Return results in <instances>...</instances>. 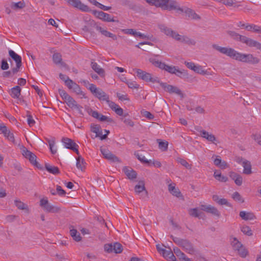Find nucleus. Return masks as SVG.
Wrapping results in <instances>:
<instances>
[{
	"label": "nucleus",
	"instance_id": "1",
	"mask_svg": "<svg viewBox=\"0 0 261 261\" xmlns=\"http://www.w3.org/2000/svg\"><path fill=\"white\" fill-rule=\"evenodd\" d=\"M150 6L160 8L163 10H176L177 12L184 13L188 19L199 20L200 16L192 9L188 7L181 8L175 0H144Z\"/></svg>",
	"mask_w": 261,
	"mask_h": 261
},
{
	"label": "nucleus",
	"instance_id": "2",
	"mask_svg": "<svg viewBox=\"0 0 261 261\" xmlns=\"http://www.w3.org/2000/svg\"><path fill=\"white\" fill-rule=\"evenodd\" d=\"M214 49L219 51L221 54L225 55L232 59L247 63L252 64H258L260 62V60L253 55L248 54H245L238 52L233 48L230 47H221L217 44H214L212 45Z\"/></svg>",
	"mask_w": 261,
	"mask_h": 261
},
{
	"label": "nucleus",
	"instance_id": "3",
	"mask_svg": "<svg viewBox=\"0 0 261 261\" xmlns=\"http://www.w3.org/2000/svg\"><path fill=\"white\" fill-rule=\"evenodd\" d=\"M226 33L233 39L244 43L249 47H255L261 51V43L257 41L241 35L233 31L228 30L226 31Z\"/></svg>",
	"mask_w": 261,
	"mask_h": 261
},
{
	"label": "nucleus",
	"instance_id": "4",
	"mask_svg": "<svg viewBox=\"0 0 261 261\" xmlns=\"http://www.w3.org/2000/svg\"><path fill=\"white\" fill-rule=\"evenodd\" d=\"M95 96L100 100L106 101L109 107L115 111V112L119 116H122L123 109L116 104L114 102L109 100V96L107 94L102 90L99 89Z\"/></svg>",
	"mask_w": 261,
	"mask_h": 261
},
{
	"label": "nucleus",
	"instance_id": "5",
	"mask_svg": "<svg viewBox=\"0 0 261 261\" xmlns=\"http://www.w3.org/2000/svg\"><path fill=\"white\" fill-rule=\"evenodd\" d=\"M170 238L175 244L181 247L187 253L191 254L194 253L193 245L189 240L175 237L173 235H171Z\"/></svg>",
	"mask_w": 261,
	"mask_h": 261
},
{
	"label": "nucleus",
	"instance_id": "6",
	"mask_svg": "<svg viewBox=\"0 0 261 261\" xmlns=\"http://www.w3.org/2000/svg\"><path fill=\"white\" fill-rule=\"evenodd\" d=\"M39 205L47 213H56L60 211V208L57 206L51 205L48 201L47 198H43L40 199Z\"/></svg>",
	"mask_w": 261,
	"mask_h": 261
},
{
	"label": "nucleus",
	"instance_id": "7",
	"mask_svg": "<svg viewBox=\"0 0 261 261\" xmlns=\"http://www.w3.org/2000/svg\"><path fill=\"white\" fill-rule=\"evenodd\" d=\"M137 75L141 79L146 82H151L152 83H159L158 77H152L151 74L143 71L140 69H136Z\"/></svg>",
	"mask_w": 261,
	"mask_h": 261
},
{
	"label": "nucleus",
	"instance_id": "8",
	"mask_svg": "<svg viewBox=\"0 0 261 261\" xmlns=\"http://www.w3.org/2000/svg\"><path fill=\"white\" fill-rule=\"evenodd\" d=\"M62 142L63 143L64 146L66 148L73 150L76 154L79 155V151L78 150L79 145L72 140L68 138H63Z\"/></svg>",
	"mask_w": 261,
	"mask_h": 261
},
{
	"label": "nucleus",
	"instance_id": "9",
	"mask_svg": "<svg viewBox=\"0 0 261 261\" xmlns=\"http://www.w3.org/2000/svg\"><path fill=\"white\" fill-rule=\"evenodd\" d=\"M90 24L94 27L97 31L100 32L101 34L104 35L106 37H110L112 38L114 40H117V36L107 30H104L101 27L99 26L97 24V23L94 20H90Z\"/></svg>",
	"mask_w": 261,
	"mask_h": 261
},
{
	"label": "nucleus",
	"instance_id": "10",
	"mask_svg": "<svg viewBox=\"0 0 261 261\" xmlns=\"http://www.w3.org/2000/svg\"><path fill=\"white\" fill-rule=\"evenodd\" d=\"M68 3L72 7L84 12L90 11L89 7L81 2L80 0H67Z\"/></svg>",
	"mask_w": 261,
	"mask_h": 261
},
{
	"label": "nucleus",
	"instance_id": "11",
	"mask_svg": "<svg viewBox=\"0 0 261 261\" xmlns=\"http://www.w3.org/2000/svg\"><path fill=\"white\" fill-rule=\"evenodd\" d=\"M100 151L104 158L112 162H120L119 158L106 148H100Z\"/></svg>",
	"mask_w": 261,
	"mask_h": 261
},
{
	"label": "nucleus",
	"instance_id": "12",
	"mask_svg": "<svg viewBox=\"0 0 261 261\" xmlns=\"http://www.w3.org/2000/svg\"><path fill=\"white\" fill-rule=\"evenodd\" d=\"M158 27L161 32L164 33L166 35L172 37L175 39V36H176L177 34L176 32L174 31L171 28H168L164 24H159L158 25Z\"/></svg>",
	"mask_w": 261,
	"mask_h": 261
},
{
	"label": "nucleus",
	"instance_id": "13",
	"mask_svg": "<svg viewBox=\"0 0 261 261\" xmlns=\"http://www.w3.org/2000/svg\"><path fill=\"white\" fill-rule=\"evenodd\" d=\"M66 85L70 90H72L73 92H75L77 95H84L80 86L72 80H67V81H66Z\"/></svg>",
	"mask_w": 261,
	"mask_h": 261
},
{
	"label": "nucleus",
	"instance_id": "14",
	"mask_svg": "<svg viewBox=\"0 0 261 261\" xmlns=\"http://www.w3.org/2000/svg\"><path fill=\"white\" fill-rule=\"evenodd\" d=\"M175 37V40L180 42L192 45H195L196 44V41L194 40L191 39L187 36H182L177 33Z\"/></svg>",
	"mask_w": 261,
	"mask_h": 261
},
{
	"label": "nucleus",
	"instance_id": "15",
	"mask_svg": "<svg viewBox=\"0 0 261 261\" xmlns=\"http://www.w3.org/2000/svg\"><path fill=\"white\" fill-rule=\"evenodd\" d=\"M122 170L129 179L133 180L137 178V172L131 167L125 166L123 168Z\"/></svg>",
	"mask_w": 261,
	"mask_h": 261
},
{
	"label": "nucleus",
	"instance_id": "16",
	"mask_svg": "<svg viewBox=\"0 0 261 261\" xmlns=\"http://www.w3.org/2000/svg\"><path fill=\"white\" fill-rule=\"evenodd\" d=\"M123 32L125 34L132 35L135 37L138 36L142 39H150L149 36H146L144 34H142L140 32H136L135 30L132 29L123 30Z\"/></svg>",
	"mask_w": 261,
	"mask_h": 261
},
{
	"label": "nucleus",
	"instance_id": "17",
	"mask_svg": "<svg viewBox=\"0 0 261 261\" xmlns=\"http://www.w3.org/2000/svg\"><path fill=\"white\" fill-rule=\"evenodd\" d=\"M240 217L244 220H252L256 219V216L252 212L241 211L239 214Z\"/></svg>",
	"mask_w": 261,
	"mask_h": 261
},
{
	"label": "nucleus",
	"instance_id": "18",
	"mask_svg": "<svg viewBox=\"0 0 261 261\" xmlns=\"http://www.w3.org/2000/svg\"><path fill=\"white\" fill-rule=\"evenodd\" d=\"M200 136L201 137L206 139L208 141L215 143V141H216V138L214 135L212 134H209L207 132L204 130H200Z\"/></svg>",
	"mask_w": 261,
	"mask_h": 261
},
{
	"label": "nucleus",
	"instance_id": "19",
	"mask_svg": "<svg viewBox=\"0 0 261 261\" xmlns=\"http://www.w3.org/2000/svg\"><path fill=\"white\" fill-rule=\"evenodd\" d=\"M230 177L234 181L235 184L239 186L242 185L243 183V178L240 175L234 172H229Z\"/></svg>",
	"mask_w": 261,
	"mask_h": 261
},
{
	"label": "nucleus",
	"instance_id": "20",
	"mask_svg": "<svg viewBox=\"0 0 261 261\" xmlns=\"http://www.w3.org/2000/svg\"><path fill=\"white\" fill-rule=\"evenodd\" d=\"M45 168L49 173L54 175H57L60 173L58 167L52 166L48 163H46L45 164Z\"/></svg>",
	"mask_w": 261,
	"mask_h": 261
},
{
	"label": "nucleus",
	"instance_id": "21",
	"mask_svg": "<svg viewBox=\"0 0 261 261\" xmlns=\"http://www.w3.org/2000/svg\"><path fill=\"white\" fill-rule=\"evenodd\" d=\"M162 254L164 257L167 259H170V261H176L175 256L170 248H169L168 250L165 249Z\"/></svg>",
	"mask_w": 261,
	"mask_h": 261
},
{
	"label": "nucleus",
	"instance_id": "22",
	"mask_svg": "<svg viewBox=\"0 0 261 261\" xmlns=\"http://www.w3.org/2000/svg\"><path fill=\"white\" fill-rule=\"evenodd\" d=\"M70 234L73 239L76 242L80 241L82 239V237H81L80 234L77 232V230L73 228V226H70Z\"/></svg>",
	"mask_w": 261,
	"mask_h": 261
},
{
	"label": "nucleus",
	"instance_id": "23",
	"mask_svg": "<svg viewBox=\"0 0 261 261\" xmlns=\"http://www.w3.org/2000/svg\"><path fill=\"white\" fill-rule=\"evenodd\" d=\"M242 165L244 167L243 173L247 175L252 173L251 165L249 161L247 160H244Z\"/></svg>",
	"mask_w": 261,
	"mask_h": 261
},
{
	"label": "nucleus",
	"instance_id": "24",
	"mask_svg": "<svg viewBox=\"0 0 261 261\" xmlns=\"http://www.w3.org/2000/svg\"><path fill=\"white\" fill-rule=\"evenodd\" d=\"M245 29L248 31H252L253 32L256 33H260L261 34V27L258 26L254 24H246L245 26Z\"/></svg>",
	"mask_w": 261,
	"mask_h": 261
},
{
	"label": "nucleus",
	"instance_id": "25",
	"mask_svg": "<svg viewBox=\"0 0 261 261\" xmlns=\"http://www.w3.org/2000/svg\"><path fill=\"white\" fill-rule=\"evenodd\" d=\"M9 56L14 60L16 64H21V57L12 50L9 51Z\"/></svg>",
	"mask_w": 261,
	"mask_h": 261
},
{
	"label": "nucleus",
	"instance_id": "26",
	"mask_svg": "<svg viewBox=\"0 0 261 261\" xmlns=\"http://www.w3.org/2000/svg\"><path fill=\"white\" fill-rule=\"evenodd\" d=\"M91 67L100 76L102 77L105 76V70L102 68H100L96 63L92 62Z\"/></svg>",
	"mask_w": 261,
	"mask_h": 261
},
{
	"label": "nucleus",
	"instance_id": "27",
	"mask_svg": "<svg viewBox=\"0 0 261 261\" xmlns=\"http://www.w3.org/2000/svg\"><path fill=\"white\" fill-rule=\"evenodd\" d=\"M22 154L25 158H28L31 163H33L32 152L28 150L27 148L22 146L21 148Z\"/></svg>",
	"mask_w": 261,
	"mask_h": 261
},
{
	"label": "nucleus",
	"instance_id": "28",
	"mask_svg": "<svg viewBox=\"0 0 261 261\" xmlns=\"http://www.w3.org/2000/svg\"><path fill=\"white\" fill-rule=\"evenodd\" d=\"M86 163L83 158H82L81 155H79L77 158H76V167L83 171L85 169Z\"/></svg>",
	"mask_w": 261,
	"mask_h": 261
},
{
	"label": "nucleus",
	"instance_id": "29",
	"mask_svg": "<svg viewBox=\"0 0 261 261\" xmlns=\"http://www.w3.org/2000/svg\"><path fill=\"white\" fill-rule=\"evenodd\" d=\"M21 88L19 86H16L11 90V96L14 98H17L20 95Z\"/></svg>",
	"mask_w": 261,
	"mask_h": 261
},
{
	"label": "nucleus",
	"instance_id": "30",
	"mask_svg": "<svg viewBox=\"0 0 261 261\" xmlns=\"http://www.w3.org/2000/svg\"><path fill=\"white\" fill-rule=\"evenodd\" d=\"M101 129L99 125L91 124V131L96 134V137L100 136L101 135Z\"/></svg>",
	"mask_w": 261,
	"mask_h": 261
},
{
	"label": "nucleus",
	"instance_id": "31",
	"mask_svg": "<svg viewBox=\"0 0 261 261\" xmlns=\"http://www.w3.org/2000/svg\"><path fill=\"white\" fill-rule=\"evenodd\" d=\"M14 203L18 209L24 210L27 213H29V210L27 205L22 202H21V201L19 200H15L14 201Z\"/></svg>",
	"mask_w": 261,
	"mask_h": 261
},
{
	"label": "nucleus",
	"instance_id": "32",
	"mask_svg": "<svg viewBox=\"0 0 261 261\" xmlns=\"http://www.w3.org/2000/svg\"><path fill=\"white\" fill-rule=\"evenodd\" d=\"M214 176L217 180L221 182H226L228 180L227 177L222 175L221 172L217 171L214 172Z\"/></svg>",
	"mask_w": 261,
	"mask_h": 261
},
{
	"label": "nucleus",
	"instance_id": "33",
	"mask_svg": "<svg viewBox=\"0 0 261 261\" xmlns=\"http://www.w3.org/2000/svg\"><path fill=\"white\" fill-rule=\"evenodd\" d=\"M54 62L56 64H61L62 65H65V64L62 62V56L59 53H55L53 56Z\"/></svg>",
	"mask_w": 261,
	"mask_h": 261
},
{
	"label": "nucleus",
	"instance_id": "34",
	"mask_svg": "<svg viewBox=\"0 0 261 261\" xmlns=\"http://www.w3.org/2000/svg\"><path fill=\"white\" fill-rule=\"evenodd\" d=\"M149 61L155 66L161 69H164V68H165L166 64L165 63H163L161 61L156 60L154 59H150Z\"/></svg>",
	"mask_w": 261,
	"mask_h": 261
},
{
	"label": "nucleus",
	"instance_id": "35",
	"mask_svg": "<svg viewBox=\"0 0 261 261\" xmlns=\"http://www.w3.org/2000/svg\"><path fill=\"white\" fill-rule=\"evenodd\" d=\"M65 101L71 109H74L78 105L76 101L70 96Z\"/></svg>",
	"mask_w": 261,
	"mask_h": 261
},
{
	"label": "nucleus",
	"instance_id": "36",
	"mask_svg": "<svg viewBox=\"0 0 261 261\" xmlns=\"http://www.w3.org/2000/svg\"><path fill=\"white\" fill-rule=\"evenodd\" d=\"M160 85L164 89L170 93H173V91L175 90L176 87L170 85H167L166 83H161Z\"/></svg>",
	"mask_w": 261,
	"mask_h": 261
},
{
	"label": "nucleus",
	"instance_id": "37",
	"mask_svg": "<svg viewBox=\"0 0 261 261\" xmlns=\"http://www.w3.org/2000/svg\"><path fill=\"white\" fill-rule=\"evenodd\" d=\"M139 184V185H137L135 187V191L137 193H140L141 192L145 190L144 181H140Z\"/></svg>",
	"mask_w": 261,
	"mask_h": 261
},
{
	"label": "nucleus",
	"instance_id": "38",
	"mask_svg": "<svg viewBox=\"0 0 261 261\" xmlns=\"http://www.w3.org/2000/svg\"><path fill=\"white\" fill-rule=\"evenodd\" d=\"M231 244L233 247V249L236 251L239 250V249L243 245L242 243L237 239L236 238H233V241H231Z\"/></svg>",
	"mask_w": 261,
	"mask_h": 261
},
{
	"label": "nucleus",
	"instance_id": "39",
	"mask_svg": "<svg viewBox=\"0 0 261 261\" xmlns=\"http://www.w3.org/2000/svg\"><path fill=\"white\" fill-rule=\"evenodd\" d=\"M113 250L115 253H120L122 251V246L119 243H115L113 244Z\"/></svg>",
	"mask_w": 261,
	"mask_h": 261
},
{
	"label": "nucleus",
	"instance_id": "40",
	"mask_svg": "<svg viewBox=\"0 0 261 261\" xmlns=\"http://www.w3.org/2000/svg\"><path fill=\"white\" fill-rule=\"evenodd\" d=\"M173 251L175 255L179 258L180 261L182 259H184L186 256V255L177 247L173 248Z\"/></svg>",
	"mask_w": 261,
	"mask_h": 261
},
{
	"label": "nucleus",
	"instance_id": "41",
	"mask_svg": "<svg viewBox=\"0 0 261 261\" xmlns=\"http://www.w3.org/2000/svg\"><path fill=\"white\" fill-rule=\"evenodd\" d=\"M159 143V147L162 151H166L168 149V142L167 141H163L161 140H157Z\"/></svg>",
	"mask_w": 261,
	"mask_h": 261
},
{
	"label": "nucleus",
	"instance_id": "42",
	"mask_svg": "<svg viewBox=\"0 0 261 261\" xmlns=\"http://www.w3.org/2000/svg\"><path fill=\"white\" fill-rule=\"evenodd\" d=\"M47 141L48 143L49 149L50 150L51 153L53 154H55V153H57V149L56 148L54 149V148L55 146V139H52V140L47 139Z\"/></svg>",
	"mask_w": 261,
	"mask_h": 261
},
{
	"label": "nucleus",
	"instance_id": "43",
	"mask_svg": "<svg viewBox=\"0 0 261 261\" xmlns=\"http://www.w3.org/2000/svg\"><path fill=\"white\" fill-rule=\"evenodd\" d=\"M193 71L197 73L202 75H205L207 74V71L204 70L202 68V66L200 65H195Z\"/></svg>",
	"mask_w": 261,
	"mask_h": 261
},
{
	"label": "nucleus",
	"instance_id": "44",
	"mask_svg": "<svg viewBox=\"0 0 261 261\" xmlns=\"http://www.w3.org/2000/svg\"><path fill=\"white\" fill-rule=\"evenodd\" d=\"M241 231L244 234L247 235L248 236H251L252 235V230L248 226H243L241 227Z\"/></svg>",
	"mask_w": 261,
	"mask_h": 261
},
{
	"label": "nucleus",
	"instance_id": "45",
	"mask_svg": "<svg viewBox=\"0 0 261 261\" xmlns=\"http://www.w3.org/2000/svg\"><path fill=\"white\" fill-rule=\"evenodd\" d=\"M24 7V5L23 3L21 2L18 3H13L11 4V7L12 9L17 10L18 9H21Z\"/></svg>",
	"mask_w": 261,
	"mask_h": 261
},
{
	"label": "nucleus",
	"instance_id": "46",
	"mask_svg": "<svg viewBox=\"0 0 261 261\" xmlns=\"http://www.w3.org/2000/svg\"><path fill=\"white\" fill-rule=\"evenodd\" d=\"M177 161L187 169H190L191 168V165H190L185 160L181 158H178Z\"/></svg>",
	"mask_w": 261,
	"mask_h": 261
},
{
	"label": "nucleus",
	"instance_id": "47",
	"mask_svg": "<svg viewBox=\"0 0 261 261\" xmlns=\"http://www.w3.org/2000/svg\"><path fill=\"white\" fill-rule=\"evenodd\" d=\"M164 70L168 71L170 73L174 74L175 73H176V67L175 66H169L165 64V68H164Z\"/></svg>",
	"mask_w": 261,
	"mask_h": 261
},
{
	"label": "nucleus",
	"instance_id": "48",
	"mask_svg": "<svg viewBox=\"0 0 261 261\" xmlns=\"http://www.w3.org/2000/svg\"><path fill=\"white\" fill-rule=\"evenodd\" d=\"M237 251L239 254L242 257H245L248 254L247 250L243 245Z\"/></svg>",
	"mask_w": 261,
	"mask_h": 261
},
{
	"label": "nucleus",
	"instance_id": "49",
	"mask_svg": "<svg viewBox=\"0 0 261 261\" xmlns=\"http://www.w3.org/2000/svg\"><path fill=\"white\" fill-rule=\"evenodd\" d=\"M104 17L103 18V21H107V22H118L119 21L118 20H115L112 18L111 15L108 13H105L104 15Z\"/></svg>",
	"mask_w": 261,
	"mask_h": 261
},
{
	"label": "nucleus",
	"instance_id": "50",
	"mask_svg": "<svg viewBox=\"0 0 261 261\" xmlns=\"http://www.w3.org/2000/svg\"><path fill=\"white\" fill-rule=\"evenodd\" d=\"M232 197V198L237 201L241 202L242 203L244 202V200L242 198L241 195L238 192L233 193Z\"/></svg>",
	"mask_w": 261,
	"mask_h": 261
},
{
	"label": "nucleus",
	"instance_id": "51",
	"mask_svg": "<svg viewBox=\"0 0 261 261\" xmlns=\"http://www.w3.org/2000/svg\"><path fill=\"white\" fill-rule=\"evenodd\" d=\"M87 112L90 115L97 119H98L100 114L98 113V112L93 111L91 109H89Z\"/></svg>",
	"mask_w": 261,
	"mask_h": 261
},
{
	"label": "nucleus",
	"instance_id": "52",
	"mask_svg": "<svg viewBox=\"0 0 261 261\" xmlns=\"http://www.w3.org/2000/svg\"><path fill=\"white\" fill-rule=\"evenodd\" d=\"M87 112L90 115L97 119H98L100 114L98 113V112L93 111L91 109H89Z\"/></svg>",
	"mask_w": 261,
	"mask_h": 261
},
{
	"label": "nucleus",
	"instance_id": "53",
	"mask_svg": "<svg viewBox=\"0 0 261 261\" xmlns=\"http://www.w3.org/2000/svg\"><path fill=\"white\" fill-rule=\"evenodd\" d=\"M190 216L194 217H199V214L197 208H191L189 210Z\"/></svg>",
	"mask_w": 261,
	"mask_h": 261
},
{
	"label": "nucleus",
	"instance_id": "54",
	"mask_svg": "<svg viewBox=\"0 0 261 261\" xmlns=\"http://www.w3.org/2000/svg\"><path fill=\"white\" fill-rule=\"evenodd\" d=\"M59 93L60 96L62 97V99L65 101L70 96V95L67 94V93L64 90L59 89Z\"/></svg>",
	"mask_w": 261,
	"mask_h": 261
},
{
	"label": "nucleus",
	"instance_id": "55",
	"mask_svg": "<svg viewBox=\"0 0 261 261\" xmlns=\"http://www.w3.org/2000/svg\"><path fill=\"white\" fill-rule=\"evenodd\" d=\"M126 84L128 87L131 89H138L139 85L135 81H127Z\"/></svg>",
	"mask_w": 261,
	"mask_h": 261
},
{
	"label": "nucleus",
	"instance_id": "56",
	"mask_svg": "<svg viewBox=\"0 0 261 261\" xmlns=\"http://www.w3.org/2000/svg\"><path fill=\"white\" fill-rule=\"evenodd\" d=\"M208 213H210L218 217H219L220 216V213L219 212V211L218 210L217 208L213 206H212V207L211 208V210H210Z\"/></svg>",
	"mask_w": 261,
	"mask_h": 261
},
{
	"label": "nucleus",
	"instance_id": "57",
	"mask_svg": "<svg viewBox=\"0 0 261 261\" xmlns=\"http://www.w3.org/2000/svg\"><path fill=\"white\" fill-rule=\"evenodd\" d=\"M98 120H99L100 121H107V122H110V123L113 122V119L108 117H107L105 115H103L101 114H100V116L99 117V118Z\"/></svg>",
	"mask_w": 261,
	"mask_h": 261
},
{
	"label": "nucleus",
	"instance_id": "58",
	"mask_svg": "<svg viewBox=\"0 0 261 261\" xmlns=\"http://www.w3.org/2000/svg\"><path fill=\"white\" fill-rule=\"evenodd\" d=\"M93 14L99 19L103 20L105 13L102 11L95 10L93 11Z\"/></svg>",
	"mask_w": 261,
	"mask_h": 261
},
{
	"label": "nucleus",
	"instance_id": "59",
	"mask_svg": "<svg viewBox=\"0 0 261 261\" xmlns=\"http://www.w3.org/2000/svg\"><path fill=\"white\" fill-rule=\"evenodd\" d=\"M219 3L227 6H232L234 4V0H219Z\"/></svg>",
	"mask_w": 261,
	"mask_h": 261
},
{
	"label": "nucleus",
	"instance_id": "60",
	"mask_svg": "<svg viewBox=\"0 0 261 261\" xmlns=\"http://www.w3.org/2000/svg\"><path fill=\"white\" fill-rule=\"evenodd\" d=\"M37 156L34 154V166H36L38 169L43 170L44 169L43 167L40 164H39L36 160Z\"/></svg>",
	"mask_w": 261,
	"mask_h": 261
},
{
	"label": "nucleus",
	"instance_id": "61",
	"mask_svg": "<svg viewBox=\"0 0 261 261\" xmlns=\"http://www.w3.org/2000/svg\"><path fill=\"white\" fill-rule=\"evenodd\" d=\"M104 249L105 251L108 253H111L113 252V244H105L104 246Z\"/></svg>",
	"mask_w": 261,
	"mask_h": 261
},
{
	"label": "nucleus",
	"instance_id": "62",
	"mask_svg": "<svg viewBox=\"0 0 261 261\" xmlns=\"http://www.w3.org/2000/svg\"><path fill=\"white\" fill-rule=\"evenodd\" d=\"M174 74H175L176 75H177L178 76H179L180 77H185V76H187V75H188V74L186 72H185L184 70L181 71L177 68H176V73H175Z\"/></svg>",
	"mask_w": 261,
	"mask_h": 261
},
{
	"label": "nucleus",
	"instance_id": "63",
	"mask_svg": "<svg viewBox=\"0 0 261 261\" xmlns=\"http://www.w3.org/2000/svg\"><path fill=\"white\" fill-rule=\"evenodd\" d=\"M252 137L255 141L261 146V135L259 134H254L252 135Z\"/></svg>",
	"mask_w": 261,
	"mask_h": 261
},
{
	"label": "nucleus",
	"instance_id": "64",
	"mask_svg": "<svg viewBox=\"0 0 261 261\" xmlns=\"http://www.w3.org/2000/svg\"><path fill=\"white\" fill-rule=\"evenodd\" d=\"M0 130L4 134L5 136H6L7 134H9L10 131L5 125L2 124H0Z\"/></svg>",
	"mask_w": 261,
	"mask_h": 261
}]
</instances>
